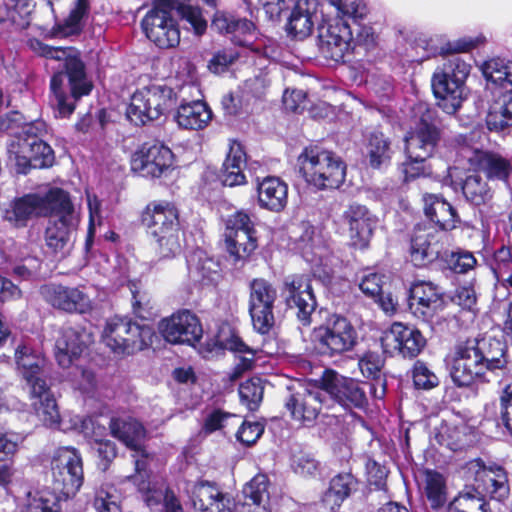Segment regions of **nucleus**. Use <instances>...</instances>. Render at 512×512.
<instances>
[{"label":"nucleus","mask_w":512,"mask_h":512,"mask_svg":"<svg viewBox=\"0 0 512 512\" xmlns=\"http://www.w3.org/2000/svg\"><path fill=\"white\" fill-rule=\"evenodd\" d=\"M27 44L35 54L59 62V67L63 66L64 71L55 73L51 78L50 88L54 95L53 104L56 107L57 116L68 117L73 113L75 105L65 93V80H68L71 97L75 100L88 95L92 89V84L86 77L85 66L80 59L79 52L71 47H51L35 38L29 39Z\"/></svg>","instance_id":"nucleus-1"},{"label":"nucleus","mask_w":512,"mask_h":512,"mask_svg":"<svg viewBox=\"0 0 512 512\" xmlns=\"http://www.w3.org/2000/svg\"><path fill=\"white\" fill-rule=\"evenodd\" d=\"M452 381L459 387L469 386L487 372L506 368V345L499 339L485 337L457 345L447 357Z\"/></svg>","instance_id":"nucleus-2"},{"label":"nucleus","mask_w":512,"mask_h":512,"mask_svg":"<svg viewBox=\"0 0 512 512\" xmlns=\"http://www.w3.org/2000/svg\"><path fill=\"white\" fill-rule=\"evenodd\" d=\"M475 486H466L448 504L447 512H487L484 494L502 501L508 497L510 487L505 470L500 466H486L480 459L472 460L467 466Z\"/></svg>","instance_id":"nucleus-3"},{"label":"nucleus","mask_w":512,"mask_h":512,"mask_svg":"<svg viewBox=\"0 0 512 512\" xmlns=\"http://www.w3.org/2000/svg\"><path fill=\"white\" fill-rule=\"evenodd\" d=\"M177 9L183 21L187 22L195 34L202 35L207 22L199 8L180 4L177 0H156L155 6L142 20V28L149 40L160 48L175 47L180 42V32L171 10Z\"/></svg>","instance_id":"nucleus-4"},{"label":"nucleus","mask_w":512,"mask_h":512,"mask_svg":"<svg viewBox=\"0 0 512 512\" xmlns=\"http://www.w3.org/2000/svg\"><path fill=\"white\" fill-rule=\"evenodd\" d=\"M143 220L154 239V250L159 259L180 255L184 237L179 212L174 204L167 201L151 202L145 209Z\"/></svg>","instance_id":"nucleus-5"},{"label":"nucleus","mask_w":512,"mask_h":512,"mask_svg":"<svg viewBox=\"0 0 512 512\" xmlns=\"http://www.w3.org/2000/svg\"><path fill=\"white\" fill-rule=\"evenodd\" d=\"M46 133V123L43 120H36L25 124L12 140L8 152L10 159L15 162L18 173L26 174L30 168H47L53 165L54 151L42 140Z\"/></svg>","instance_id":"nucleus-6"},{"label":"nucleus","mask_w":512,"mask_h":512,"mask_svg":"<svg viewBox=\"0 0 512 512\" xmlns=\"http://www.w3.org/2000/svg\"><path fill=\"white\" fill-rule=\"evenodd\" d=\"M299 170L305 181L317 190L337 189L346 177V165L334 152L307 147L298 156Z\"/></svg>","instance_id":"nucleus-7"},{"label":"nucleus","mask_w":512,"mask_h":512,"mask_svg":"<svg viewBox=\"0 0 512 512\" xmlns=\"http://www.w3.org/2000/svg\"><path fill=\"white\" fill-rule=\"evenodd\" d=\"M310 339L316 354L333 358L352 351L357 344L358 334L348 319L331 315L323 324L314 327Z\"/></svg>","instance_id":"nucleus-8"},{"label":"nucleus","mask_w":512,"mask_h":512,"mask_svg":"<svg viewBox=\"0 0 512 512\" xmlns=\"http://www.w3.org/2000/svg\"><path fill=\"white\" fill-rule=\"evenodd\" d=\"M153 329L128 318L113 317L107 320L102 332L103 343L115 354L129 355L152 344Z\"/></svg>","instance_id":"nucleus-9"},{"label":"nucleus","mask_w":512,"mask_h":512,"mask_svg":"<svg viewBox=\"0 0 512 512\" xmlns=\"http://www.w3.org/2000/svg\"><path fill=\"white\" fill-rule=\"evenodd\" d=\"M175 104V94L166 85L152 84L136 90L126 109L127 119L135 125H145L159 119Z\"/></svg>","instance_id":"nucleus-10"},{"label":"nucleus","mask_w":512,"mask_h":512,"mask_svg":"<svg viewBox=\"0 0 512 512\" xmlns=\"http://www.w3.org/2000/svg\"><path fill=\"white\" fill-rule=\"evenodd\" d=\"M55 200H60L45 230V243L54 253L65 254L73 243V233L79 223V217L67 192H54Z\"/></svg>","instance_id":"nucleus-11"},{"label":"nucleus","mask_w":512,"mask_h":512,"mask_svg":"<svg viewBox=\"0 0 512 512\" xmlns=\"http://www.w3.org/2000/svg\"><path fill=\"white\" fill-rule=\"evenodd\" d=\"M54 489L69 498L75 496L84 483L83 459L74 447H60L52 457Z\"/></svg>","instance_id":"nucleus-12"},{"label":"nucleus","mask_w":512,"mask_h":512,"mask_svg":"<svg viewBox=\"0 0 512 512\" xmlns=\"http://www.w3.org/2000/svg\"><path fill=\"white\" fill-rule=\"evenodd\" d=\"M325 390L310 389L301 382L287 386L283 399L289 417L302 426H310L317 419L325 401Z\"/></svg>","instance_id":"nucleus-13"},{"label":"nucleus","mask_w":512,"mask_h":512,"mask_svg":"<svg viewBox=\"0 0 512 512\" xmlns=\"http://www.w3.org/2000/svg\"><path fill=\"white\" fill-rule=\"evenodd\" d=\"M54 192H65L60 188H52L45 195L37 193L26 194L10 202L3 211V218L15 227L26 226L29 219L38 216H48L60 200L52 196Z\"/></svg>","instance_id":"nucleus-14"},{"label":"nucleus","mask_w":512,"mask_h":512,"mask_svg":"<svg viewBox=\"0 0 512 512\" xmlns=\"http://www.w3.org/2000/svg\"><path fill=\"white\" fill-rule=\"evenodd\" d=\"M276 288L267 280L259 278L250 283L249 313L254 329L266 334L274 324V303Z\"/></svg>","instance_id":"nucleus-15"},{"label":"nucleus","mask_w":512,"mask_h":512,"mask_svg":"<svg viewBox=\"0 0 512 512\" xmlns=\"http://www.w3.org/2000/svg\"><path fill=\"white\" fill-rule=\"evenodd\" d=\"M186 493L196 512H235L237 506L229 494L207 480L188 483Z\"/></svg>","instance_id":"nucleus-16"},{"label":"nucleus","mask_w":512,"mask_h":512,"mask_svg":"<svg viewBox=\"0 0 512 512\" xmlns=\"http://www.w3.org/2000/svg\"><path fill=\"white\" fill-rule=\"evenodd\" d=\"M381 344L384 352L404 358L416 357L426 344V340L418 329L401 322H394L382 337Z\"/></svg>","instance_id":"nucleus-17"},{"label":"nucleus","mask_w":512,"mask_h":512,"mask_svg":"<svg viewBox=\"0 0 512 512\" xmlns=\"http://www.w3.org/2000/svg\"><path fill=\"white\" fill-rule=\"evenodd\" d=\"M352 32L347 23L335 19L318 27L317 46L326 59L339 62L351 48Z\"/></svg>","instance_id":"nucleus-18"},{"label":"nucleus","mask_w":512,"mask_h":512,"mask_svg":"<svg viewBox=\"0 0 512 512\" xmlns=\"http://www.w3.org/2000/svg\"><path fill=\"white\" fill-rule=\"evenodd\" d=\"M450 244L451 239L447 232L419 228L411 240V261L415 266H423L442 258L447 255V248Z\"/></svg>","instance_id":"nucleus-19"},{"label":"nucleus","mask_w":512,"mask_h":512,"mask_svg":"<svg viewBox=\"0 0 512 512\" xmlns=\"http://www.w3.org/2000/svg\"><path fill=\"white\" fill-rule=\"evenodd\" d=\"M282 294L286 305L297 309V318L303 325L311 323V314L316 307L311 282L306 275H291L285 278Z\"/></svg>","instance_id":"nucleus-20"},{"label":"nucleus","mask_w":512,"mask_h":512,"mask_svg":"<svg viewBox=\"0 0 512 512\" xmlns=\"http://www.w3.org/2000/svg\"><path fill=\"white\" fill-rule=\"evenodd\" d=\"M159 331L173 344L194 345L203 334L198 317L188 310L178 311L159 323Z\"/></svg>","instance_id":"nucleus-21"},{"label":"nucleus","mask_w":512,"mask_h":512,"mask_svg":"<svg viewBox=\"0 0 512 512\" xmlns=\"http://www.w3.org/2000/svg\"><path fill=\"white\" fill-rule=\"evenodd\" d=\"M172 164V151L160 143L143 145L134 153L131 160L132 170L146 178L161 177L172 167Z\"/></svg>","instance_id":"nucleus-22"},{"label":"nucleus","mask_w":512,"mask_h":512,"mask_svg":"<svg viewBox=\"0 0 512 512\" xmlns=\"http://www.w3.org/2000/svg\"><path fill=\"white\" fill-rule=\"evenodd\" d=\"M109 427L111 434L134 452L135 470L140 475L147 464V454L142 444L145 438L143 425L131 417H120L112 418Z\"/></svg>","instance_id":"nucleus-23"},{"label":"nucleus","mask_w":512,"mask_h":512,"mask_svg":"<svg viewBox=\"0 0 512 512\" xmlns=\"http://www.w3.org/2000/svg\"><path fill=\"white\" fill-rule=\"evenodd\" d=\"M92 341V333L83 327H63L55 342V358L59 366L71 367Z\"/></svg>","instance_id":"nucleus-24"},{"label":"nucleus","mask_w":512,"mask_h":512,"mask_svg":"<svg viewBox=\"0 0 512 512\" xmlns=\"http://www.w3.org/2000/svg\"><path fill=\"white\" fill-rule=\"evenodd\" d=\"M343 223L348 227L351 244L355 248L368 247L377 219L364 205L350 204L343 212Z\"/></svg>","instance_id":"nucleus-25"},{"label":"nucleus","mask_w":512,"mask_h":512,"mask_svg":"<svg viewBox=\"0 0 512 512\" xmlns=\"http://www.w3.org/2000/svg\"><path fill=\"white\" fill-rule=\"evenodd\" d=\"M322 387L325 394H329L343 406L362 408L367 404V397L361 385L334 371H326L322 377Z\"/></svg>","instance_id":"nucleus-26"},{"label":"nucleus","mask_w":512,"mask_h":512,"mask_svg":"<svg viewBox=\"0 0 512 512\" xmlns=\"http://www.w3.org/2000/svg\"><path fill=\"white\" fill-rule=\"evenodd\" d=\"M438 141V129L423 117L405 137L407 157L416 162H425L433 155Z\"/></svg>","instance_id":"nucleus-27"},{"label":"nucleus","mask_w":512,"mask_h":512,"mask_svg":"<svg viewBox=\"0 0 512 512\" xmlns=\"http://www.w3.org/2000/svg\"><path fill=\"white\" fill-rule=\"evenodd\" d=\"M15 360L28 390L40 386L42 383H47L46 378L50 367L44 355L33 351L26 345H21L15 351Z\"/></svg>","instance_id":"nucleus-28"},{"label":"nucleus","mask_w":512,"mask_h":512,"mask_svg":"<svg viewBox=\"0 0 512 512\" xmlns=\"http://www.w3.org/2000/svg\"><path fill=\"white\" fill-rule=\"evenodd\" d=\"M41 294L49 304L63 311L85 313L92 308L91 299L79 288L45 285Z\"/></svg>","instance_id":"nucleus-29"},{"label":"nucleus","mask_w":512,"mask_h":512,"mask_svg":"<svg viewBox=\"0 0 512 512\" xmlns=\"http://www.w3.org/2000/svg\"><path fill=\"white\" fill-rule=\"evenodd\" d=\"M441 295L442 292L433 283L416 282L410 288L409 310L415 317L428 321L441 306Z\"/></svg>","instance_id":"nucleus-30"},{"label":"nucleus","mask_w":512,"mask_h":512,"mask_svg":"<svg viewBox=\"0 0 512 512\" xmlns=\"http://www.w3.org/2000/svg\"><path fill=\"white\" fill-rule=\"evenodd\" d=\"M460 154L471 168L484 171L489 179L505 181L512 171L510 162L498 154L469 147H463Z\"/></svg>","instance_id":"nucleus-31"},{"label":"nucleus","mask_w":512,"mask_h":512,"mask_svg":"<svg viewBox=\"0 0 512 512\" xmlns=\"http://www.w3.org/2000/svg\"><path fill=\"white\" fill-rule=\"evenodd\" d=\"M211 27L238 45L250 44L257 35V28L252 21L223 12L215 14Z\"/></svg>","instance_id":"nucleus-32"},{"label":"nucleus","mask_w":512,"mask_h":512,"mask_svg":"<svg viewBox=\"0 0 512 512\" xmlns=\"http://www.w3.org/2000/svg\"><path fill=\"white\" fill-rule=\"evenodd\" d=\"M318 10V0H297L286 24L287 33L297 40L311 35Z\"/></svg>","instance_id":"nucleus-33"},{"label":"nucleus","mask_w":512,"mask_h":512,"mask_svg":"<svg viewBox=\"0 0 512 512\" xmlns=\"http://www.w3.org/2000/svg\"><path fill=\"white\" fill-rule=\"evenodd\" d=\"M432 89L435 96L441 100L440 107L448 114H454L465 98V85L450 78L449 74L439 71L432 77Z\"/></svg>","instance_id":"nucleus-34"},{"label":"nucleus","mask_w":512,"mask_h":512,"mask_svg":"<svg viewBox=\"0 0 512 512\" xmlns=\"http://www.w3.org/2000/svg\"><path fill=\"white\" fill-rule=\"evenodd\" d=\"M31 406L38 419L49 428L60 427L58 405L47 383L29 389Z\"/></svg>","instance_id":"nucleus-35"},{"label":"nucleus","mask_w":512,"mask_h":512,"mask_svg":"<svg viewBox=\"0 0 512 512\" xmlns=\"http://www.w3.org/2000/svg\"><path fill=\"white\" fill-rule=\"evenodd\" d=\"M309 239L311 243H306V236H303L301 239L303 243L301 247L302 255L311 264L314 276L323 282H328L333 273L328 248L321 243L319 237Z\"/></svg>","instance_id":"nucleus-36"},{"label":"nucleus","mask_w":512,"mask_h":512,"mask_svg":"<svg viewBox=\"0 0 512 512\" xmlns=\"http://www.w3.org/2000/svg\"><path fill=\"white\" fill-rule=\"evenodd\" d=\"M258 202L262 208L279 212L287 204L288 186L278 177H266L257 186Z\"/></svg>","instance_id":"nucleus-37"},{"label":"nucleus","mask_w":512,"mask_h":512,"mask_svg":"<svg viewBox=\"0 0 512 512\" xmlns=\"http://www.w3.org/2000/svg\"><path fill=\"white\" fill-rule=\"evenodd\" d=\"M423 200L425 215L431 222L439 226L440 232H446L456 227L457 214L450 203L435 194H426Z\"/></svg>","instance_id":"nucleus-38"},{"label":"nucleus","mask_w":512,"mask_h":512,"mask_svg":"<svg viewBox=\"0 0 512 512\" xmlns=\"http://www.w3.org/2000/svg\"><path fill=\"white\" fill-rule=\"evenodd\" d=\"M212 119V112L206 103L193 101L181 104L177 110L176 121L184 129L199 130L205 128Z\"/></svg>","instance_id":"nucleus-39"},{"label":"nucleus","mask_w":512,"mask_h":512,"mask_svg":"<svg viewBox=\"0 0 512 512\" xmlns=\"http://www.w3.org/2000/svg\"><path fill=\"white\" fill-rule=\"evenodd\" d=\"M191 276L204 285L214 284L220 278L218 262L204 252H195L187 261Z\"/></svg>","instance_id":"nucleus-40"},{"label":"nucleus","mask_w":512,"mask_h":512,"mask_svg":"<svg viewBox=\"0 0 512 512\" xmlns=\"http://www.w3.org/2000/svg\"><path fill=\"white\" fill-rule=\"evenodd\" d=\"M365 150L369 163L373 168L387 165L392 157L391 142L380 131H373L367 136Z\"/></svg>","instance_id":"nucleus-41"},{"label":"nucleus","mask_w":512,"mask_h":512,"mask_svg":"<svg viewBox=\"0 0 512 512\" xmlns=\"http://www.w3.org/2000/svg\"><path fill=\"white\" fill-rule=\"evenodd\" d=\"M225 243L227 251L236 260L245 259L257 248L256 230L225 232Z\"/></svg>","instance_id":"nucleus-42"},{"label":"nucleus","mask_w":512,"mask_h":512,"mask_svg":"<svg viewBox=\"0 0 512 512\" xmlns=\"http://www.w3.org/2000/svg\"><path fill=\"white\" fill-rule=\"evenodd\" d=\"M483 74L492 85L507 93L512 92V61L499 58L491 59L485 62Z\"/></svg>","instance_id":"nucleus-43"},{"label":"nucleus","mask_w":512,"mask_h":512,"mask_svg":"<svg viewBox=\"0 0 512 512\" xmlns=\"http://www.w3.org/2000/svg\"><path fill=\"white\" fill-rule=\"evenodd\" d=\"M457 184L461 187L466 200L474 205L484 204L492 198V189L487 181L476 172L467 175Z\"/></svg>","instance_id":"nucleus-44"},{"label":"nucleus","mask_w":512,"mask_h":512,"mask_svg":"<svg viewBox=\"0 0 512 512\" xmlns=\"http://www.w3.org/2000/svg\"><path fill=\"white\" fill-rule=\"evenodd\" d=\"M424 493L434 510L443 507L447 501V486L445 477L433 470L425 472Z\"/></svg>","instance_id":"nucleus-45"},{"label":"nucleus","mask_w":512,"mask_h":512,"mask_svg":"<svg viewBox=\"0 0 512 512\" xmlns=\"http://www.w3.org/2000/svg\"><path fill=\"white\" fill-rule=\"evenodd\" d=\"M145 469L140 472V475L136 471V475L132 478L135 483H137L138 490L142 493L143 500L149 507H154L162 502L164 503V507L166 506V498L170 496H174L172 493H169L167 488L162 484L159 487L151 486L150 482H146L144 480Z\"/></svg>","instance_id":"nucleus-46"},{"label":"nucleus","mask_w":512,"mask_h":512,"mask_svg":"<svg viewBox=\"0 0 512 512\" xmlns=\"http://www.w3.org/2000/svg\"><path fill=\"white\" fill-rule=\"evenodd\" d=\"M269 480L265 474H257L243 488L242 503H259L269 505Z\"/></svg>","instance_id":"nucleus-47"},{"label":"nucleus","mask_w":512,"mask_h":512,"mask_svg":"<svg viewBox=\"0 0 512 512\" xmlns=\"http://www.w3.org/2000/svg\"><path fill=\"white\" fill-rule=\"evenodd\" d=\"M58 496L50 491L28 493L25 504L26 512H60Z\"/></svg>","instance_id":"nucleus-48"},{"label":"nucleus","mask_w":512,"mask_h":512,"mask_svg":"<svg viewBox=\"0 0 512 512\" xmlns=\"http://www.w3.org/2000/svg\"><path fill=\"white\" fill-rule=\"evenodd\" d=\"M264 387L261 379L251 378L239 387L241 402L251 411L256 410L263 398Z\"/></svg>","instance_id":"nucleus-49"},{"label":"nucleus","mask_w":512,"mask_h":512,"mask_svg":"<svg viewBox=\"0 0 512 512\" xmlns=\"http://www.w3.org/2000/svg\"><path fill=\"white\" fill-rule=\"evenodd\" d=\"M221 343L224 348L239 354H243L240 362L236 366L237 371H245L252 367L256 351L246 345L238 336L231 335L230 338L221 340Z\"/></svg>","instance_id":"nucleus-50"},{"label":"nucleus","mask_w":512,"mask_h":512,"mask_svg":"<svg viewBox=\"0 0 512 512\" xmlns=\"http://www.w3.org/2000/svg\"><path fill=\"white\" fill-rule=\"evenodd\" d=\"M486 122L490 130H501L512 125V95L503 100L498 110L493 109L489 112Z\"/></svg>","instance_id":"nucleus-51"},{"label":"nucleus","mask_w":512,"mask_h":512,"mask_svg":"<svg viewBox=\"0 0 512 512\" xmlns=\"http://www.w3.org/2000/svg\"><path fill=\"white\" fill-rule=\"evenodd\" d=\"M89 9V0H77L75 7L64 20L61 28L64 35L78 33L82 29V19Z\"/></svg>","instance_id":"nucleus-52"},{"label":"nucleus","mask_w":512,"mask_h":512,"mask_svg":"<svg viewBox=\"0 0 512 512\" xmlns=\"http://www.w3.org/2000/svg\"><path fill=\"white\" fill-rule=\"evenodd\" d=\"M356 486L357 480L352 474H339L331 480L328 495L335 496L336 501H343L356 489Z\"/></svg>","instance_id":"nucleus-53"},{"label":"nucleus","mask_w":512,"mask_h":512,"mask_svg":"<svg viewBox=\"0 0 512 512\" xmlns=\"http://www.w3.org/2000/svg\"><path fill=\"white\" fill-rule=\"evenodd\" d=\"M118 499L113 486H103L96 492L94 507L98 512H121Z\"/></svg>","instance_id":"nucleus-54"},{"label":"nucleus","mask_w":512,"mask_h":512,"mask_svg":"<svg viewBox=\"0 0 512 512\" xmlns=\"http://www.w3.org/2000/svg\"><path fill=\"white\" fill-rule=\"evenodd\" d=\"M32 0H9L3 7L6 12V20L25 26L28 24L27 17L31 12Z\"/></svg>","instance_id":"nucleus-55"},{"label":"nucleus","mask_w":512,"mask_h":512,"mask_svg":"<svg viewBox=\"0 0 512 512\" xmlns=\"http://www.w3.org/2000/svg\"><path fill=\"white\" fill-rule=\"evenodd\" d=\"M291 468L303 477L313 476L318 470V462L310 453L300 451L292 455Z\"/></svg>","instance_id":"nucleus-56"},{"label":"nucleus","mask_w":512,"mask_h":512,"mask_svg":"<svg viewBox=\"0 0 512 512\" xmlns=\"http://www.w3.org/2000/svg\"><path fill=\"white\" fill-rule=\"evenodd\" d=\"M412 378L416 388L432 389L439 383L438 377L425 365V363L417 361L412 370Z\"/></svg>","instance_id":"nucleus-57"},{"label":"nucleus","mask_w":512,"mask_h":512,"mask_svg":"<svg viewBox=\"0 0 512 512\" xmlns=\"http://www.w3.org/2000/svg\"><path fill=\"white\" fill-rule=\"evenodd\" d=\"M384 360L382 357L375 352L365 353L358 362V366L366 378H372L373 380L382 379L380 377L381 369L383 367Z\"/></svg>","instance_id":"nucleus-58"},{"label":"nucleus","mask_w":512,"mask_h":512,"mask_svg":"<svg viewBox=\"0 0 512 512\" xmlns=\"http://www.w3.org/2000/svg\"><path fill=\"white\" fill-rule=\"evenodd\" d=\"M447 263L453 272L465 274L475 268L477 260L469 251H458L450 253Z\"/></svg>","instance_id":"nucleus-59"},{"label":"nucleus","mask_w":512,"mask_h":512,"mask_svg":"<svg viewBox=\"0 0 512 512\" xmlns=\"http://www.w3.org/2000/svg\"><path fill=\"white\" fill-rule=\"evenodd\" d=\"M471 66L462 60L459 56L453 55L444 64L442 70H438L443 74H449V77L464 85L466 78L470 73Z\"/></svg>","instance_id":"nucleus-60"},{"label":"nucleus","mask_w":512,"mask_h":512,"mask_svg":"<svg viewBox=\"0 0 512 512\" xmlns=\"http://www.w3.org/2000/svg\"><path fill=\"white\" fill-rule=\"evenodd\" d=\"M86 199L89 210V227H88V236L86 245L89 247L92 243V238L94 236L95 226L100 225L102 221L101 215V201L95 194H92L89 191H86Z\"/></svg>","instance_id":"nucleus-61"},{"label":"nucleus","mask_w":512,"mask_h":512,"mask_svg":"<svg viewBox=\"0 0 512 512\" xmlns=\"http://www.w3.org/2000/svg\"><path fill=\"white\" fill-rule=\"evenodd\" d=\"M21 441V437L14 432L0 431V462L12 459Z\"/></svg>","instance_id":"nucleus-62"},{"label":"nucleus","mask_w":512,"mask_h":512,"mask_svg":"<svg viewBox=\"0 0 512 512\" xmlns=\"http://www.w3.org/2000/svg\"><path fill=\"white\" fill-rule=\"evenodd\" d=\"M499 417L512 436V382L504 387L500 396Z\"/></svg>","instance_id":"nucleus-63"},{"label":"nucleus","mask_w":512,"mask_h":512,"mask_svg":"<svg viewBox=\"0 0 512 512\" xmlns=\"http://www.w3.org/2000/svg\"><path fill=\"white\" fill-rule=\"evenodd\" d=\"M246 230H255L254 220L249 213L244 210H240L228 217L225 232H246Z\"/></svg>","instance_id":"nucleus-64"}]
</instances>
